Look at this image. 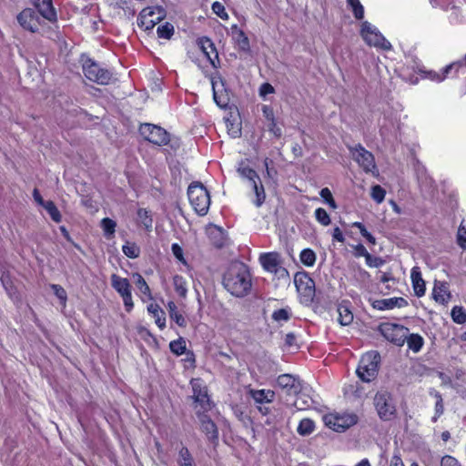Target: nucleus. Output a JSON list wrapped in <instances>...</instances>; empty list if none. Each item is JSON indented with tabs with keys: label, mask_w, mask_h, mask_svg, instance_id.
Segmentation results:
<instances>
[{
	"label": "nucleus",
	"mask_w": 466,
	"mask_h": 466,
	"mask_svg": "<svg viewBox=\"0 0 466 466\" xmlns=\"http://www.w3.org/2000/svg\"><path fill=\"white\" fill-rule=\"evenodd\" d=\"M224 288L235 297L246 296L251 289V276L243 263L232 264L223 277Z\"/></svg>",
	"instance_id": "1"
},
{
	"label": "nucleus",
	"mask_w": 466,
	"mask_h": 466,
	"mask_svg": "<svg viewBox=\"0 0 466 466\" xmlns=\"http://www.w3.org/2000/svg\"><path fill=\"white\" fill-rule=\"evenodd\" d=\"M190 205L199 216H205L210 206V196L208 189L200 182H193L187 188Z\"/></svg>",
	"instance_id": "2"
},
{
	"label": "nucleus",
	"mask_w": 466,
	"mask_h": 466,
	"mask_svg": "<svg viewBox=\"0 0 466 466\" xmlns=\"http://www.w3.org/2000/svg\"><path fill=\"white\" fill-rule=\"evenodd\" d=\"M82 69L85 76L98 85H108L112 78L113 74L108 69L100 66L96 61L88 56H81Z\"/></svg>",
	"instance_id": "3"
},
{
	"label": "nucleus",
	"mask_w": 466,
	"mask_h": 466,
	"mask_svg": "<svg viewBox=\"0 0 466 466\" xmlns=\"http://www.w3.org/2000/svg\"><path fill=\"white\" fill-rule=\"evenodd\" d=\"M380 356L376 351H370L364 354L357 368L358 377L364 382H370L378 374Z\"/></svg>",
	"instance_id": "4"
},
{
	"label": "nucleus",
	"mask_w": 466,
	"mask_h": 466,
	"mask_svg": "<svg viewBox=\"0 0 466 466\" xmlns=\"http://www.w3.org/2000/svg\"><path fill=\"white\" fill-rule=\"evenodd\" d=\"M374 406L380 420L388 421L395 417L396 406L390 392L378 391L374 397Z\"/></svg>",
	"instance_id": "5"
},
{
	"label": "nucleus",
	"mask_w": 466,
	"mask_h": 466,
	"mask_svg": "<svg viewBox=\"0 0 466 466\" xmlns=\"http://www.w3.org/2000/svg\"><path fill=\"white\" fill-rule=\"evenodd\" d=\"M378 329L388 341L396 346H403L410 332L408 328L390 322L381 323Z\"/></svg>",
	"instance_id": "6"
},
{
	"label": "nucleus",
	"mask_w": 466,
	"mask_h": 466,
	"mask_svg": "<svg viewBox=\"0 0 466 466\" xmlns=\"http://www.w3.org/2000/svg\"><path fill=\"white\" fill-rule=\"evenodd\" d=\"M360 35L369 46L380 47L383 50L391 49V44L368 21L362 23Z\"/></svg>",
	"instance_id": "7"
},
{
	"label": "nucleus",
	"mask_w": 466,
	"mask_h": 466,
	"mask_svg": "<svg viewBox=\"0 0 466 466\" xmlns=\"http://www.w3.org/2000/svg\"><path fill=\"white\" fill-rule=\"evenodd\" d=\"M139 132L146 140L152 144L164 146L169 142V134L157 125L142 124L139 127Z\"/></svg>",
	"instance_id": "8"
},
{
	"label": "nucleus",
	"mask_w": 466,
	"mask_h": 466,
	"mask_svg": "<svg viewBox=\"0 0 466 466\" xmlns=\"http://www.w3.org/2000/svg\"><path fill=\"white\" fill-rule=\"evenodd\" d=\"M326 425L338 432H343L351 426L357 424L358 416L355 413L329 414L325 416Z\"/></svg>",
	"instance_id": "9"
},
{
	"label": "nucleus",
	"mask_w": 466,
	"mask_h": 466,
	"mask_svg": "<svg viewBox=\"0 0 466 466\" xmlns=\"http://www.w3.org/2000/svg\"><path fill=\"white\" fill-rule=\"evenodd\" d=\"M294 284L299 294L305 301H312L315 297V282L306 272H297L294 276Z\"/></svg>",
	"instance_id": "10"
},
{
	"label": "nucleus",
	"mask_w": 466,
	"mask_h": 466,
	"mask_svg": "<svg viewBox=\"0 0 466 466\" xmlns=\"http://www.w3.org/2000/svg\"><path fill=\"white\" fill-rule=\"evenodd\" d=\"M353 159L363 168L365 172H372L376 168L372 153L364 148L360 144L349 147Z\"/></svg>",
	"instance_id": "11"
},
{
	"label": "nucleus",
	"mask_w": 466,
	"mask_h": 466,
	"mask_svg": "<svg viewBox=\"0 0 466 466\" xmlns=\"http://www.w3.org/2000/svg\"><path fill=\"white\" fill-rule=\"evenodd\" d=\"M193 390L194 401L200 406V412L211 409L210 399L208 394V388L200 379H192L190 381Z\"/></svg>",
	"instance_id": "12"
},
{
	"label": "nucleus",
	"mask_w": 466,
	"mask_h": 466,
	"mask_svg": "<svg viewBox=\"0 0 466 466\" xmlns=\"http://www.w3.org/2000/svg\"><path fill=\"white\" fill-rule=\"evenodd\" d=\"M258 261L262 268L270 273H285L288 275L286 268L281 267V258L278 252H266L261 253Z\"/></svg>",
	"instance_id": "13"
},
{
	"label": "nucleus",
	"mask_w": 466,
	"mask_h": 466,
	"mask_svg": "<svg viewBox=\"0 0 466 466\" xmlns=\"http://www.w3.org/2000/svg\"><path fill=\"white\" fill-rule=\"evenodd\" d=\"M17 21L24 29L32 33L37 32L41 24L38 14L32 8L24 9L17 15Z\"/></svg>",
	"instance_id": "14"
},
{
	"label": "nucleus",
	"mask_w": 466,
	"mask_h": 466,
	"mask_svg": "<svg viewBox=\"0 0 466 466\" xmlns=\"http://www.w3.org/2000/svg\"><path fill=\"white\" fill-rule=\"evenodd\" d=\"M200 421V429L204 432L207 438L213 443H217L218 441V431L215 422L204 412L200 410L197 411Z\"/></svg>",
	"instance_id": "15"
},
{
	"label": "nucleus",
	"mask_w": 466,
	"mask_h": 466,
	"mask_svg": "<svg viewBox=\"0 0 466 466\" xmlns=\"http://www.w3.org/2000/svg\"><path fill=\"white\" fill-rule=\"evenodd\" d=\"M277 384L290 395L299 393L302 389L300 380L290 374L279 375L277 379Z\"/></svg>",
	"instance_id": "16"
},
{
	"label": "nucleus",
	"mask_w": 466,
	"mask_h": 466,
	"mask_svg": "<svg viewBox=\"0 0 466 466\" xmlns=\"http://www.w3.org/2000/svg\"><path fill=\"white\" fill-rule=\"evenodd\" d=\"M35 6L37 14L49 22L57 20L56 12L53 6L52 0H35Z\"/></svg>",
	"instance_id": "17"
},
{
	"label": "nucleus",
	"mask_w": 466,
	"mask_h": 466,
	"mask_svg": "<svg viewBox=\"0 0 466 466\" xmlns=\"http://www.w3.org/2000/svg\"><path fill=\"white\" fill-rule=\"evenodd\" d=\"M407 305V300L400 297L377 299L372 302V307L379 310L391 309L394 308H403Z\"/></svg>",
	"instance_id": "18"
},
{
	"label": "nucleus",
	"mask_w": 466,
	"mask_h": 466,
	"mask_svg": "<svg viewBox=\"0 0 466 466\" xmlns=\"http://www.w3.org/2000/svg\"><path fill=\"white\" fill-rule=\"evenodd\" d=\"M208 236L214 246L221 248L226 243V232L220 227L210 225L207 228Z\"/></svg>",
	"instance_id": "19"
},
{
	"label": "nucleus",
	"mask_w": 466,
	"mask_h": 466,
	"mask_svg": "<svg viewBox=\"0 0 466 466\" xmlns=\"http://www.w3.org/2000/svg\"><path fill=\"white\" fill-rule=\"evenodd\" d=\"M410 279L414 293L417 297L420 298L425 294V281L421 277V272L418 267L411 268Z\"/></svg>",
	"instance_id": "20"
},
{
	"label": "nucleus",
	"mask_w": 466,
	"mask_h": 466,
	"mask_svg": "<svg viewBox=\"0 0 466 466\" xmlns=\"http://www.w3.org/2000/svg\"><path fill=\"white\" fill-rule=\"evenodd\" d=\"M111 286L120 296L131 291V286L128 279L121 278L116 274H113L111 276Z\"/></svg>",
	"instance_id": "21"
},
{
	"label": "nucleus",
	"mask_w": 466,
	"mask_h": 466,
	"mask_svg": "<svg viewBox=\"0 0 466 466\" xmlns=\"http://www.w3.org/2000/svg\"><path fill=\"white\" fill-rule=\"evenodd\" d=\"M250 396L256 403H270L274 400L275 392L271 390H251Z\"/></svg>",
	"instance_id": "22"
},
{
	"label": "nucleus",
	"mask_w": 466,
	"mask_h": 466,
	"mask_svg": "<svg viewBox=\"0 0 466 466\" xmlns=\"http://www.w3.org/2000/svg\"><path fill=\"white\" fill-rule=\"evenodd\" d=\"M147 311L155 319V323L162 330L166 328V317L164 310L157 304L150 303Z\"/></svg>",
	"instance_id": "23"
},
{
	"label": "nucleus",
	"mask_w": 466,
	"mask_h": 466,
	"mask_svg": "<svg viewBox=\"0 0 466 466\" xmlns=\"http://www.w3.org/2000/svg\"><path fill=\"white\" fill-rule=\"evenodd\" d=\"M432 297L436 302L445 304L448 303L451 294L445 284L436 283L432 290Z\"/></svg>",
	"instance_id": "24"
},
{
	"label": "nucleus",
	"mask_w": 466,
	"mask_h": 466,
	"mask_svg": "<svg viewBox=\"0 0 466 466\" xmlns=\"http://www.w3.org/2000/svg\"><path fill=\"white\" fill-rule=\"evenodd\" d=\"M237 172L241 178L248 180L249 184L255 183V181L259 178L258 174L253 168L247 166L243 161L239 163Z\"/></svg>",
	"instance_id": "25"
},
{
	"label": "nucleus",
	"mask_w": 466,
	"mask_h": 466,
	"mask_svg": "<svg viewBox=\"0 0 466 466\" xmlns=\"http://www.w3.org/2000/svg\"><path fill=\"white\" fill-rule=\"evenodd\" d=\"M250 186L252 187L256 197L253 203L257 208H259L264 204L266 199L265 188L260 177L257 179L255 183H250Z\"/></svg>",
	"instance_id": "26"
},
{
	"label": "nucleus",
	"mask_w": 466,
	"mask_h": 466,
	"mask_svg": "<svg viewBox=\"0 0 466 466\" xmlns=\"http://www.w3.org/2000/svg\"><path fill=\"white\" fill-rule=\"evenodd\" d=\"M338 321L341 326H348L353 321V314L347 305L339 304L337 309Z\"/></svg>",
	"instance_id": "27"
},
{
	"label": "nucleus",
	"mask_w": 466,
	"mask_h": 466,
	"mask_svg": "<svg viewBox=\"0 0 466 466\" xmlns=\"http://www.w3.org/2000/svg\"><path fill=\"white\" fill-rule=\"evenodd\" d=\"M405 342H407L409 349L415 353L419 352L424 345L423 338L417 333H408Z\"/></svg>",
	"instance_id": "28"
},
{
	"label": "nucleus",
	"mask_w": 466,
	"mask_h": 466,
	"mask_svg": "<svg viewBox=\"0 0 466 466\" xmlns=\"http://www.w3.org/2000/svg\"><path fill=\"white\" fill-rule=\"evenodd\" d=\"M315 422L309 418L302 419L297 428L299 435L306 437L310 435L315 431Z\"/></svg>",
	"instance_id": "29"
},
{
	"label": "nucleus",
	"mask_w": 466,
	"mask_h": 466,
	"mask_svg": "<svg viewBox=\"0 0 466 466\" xmlns=\"http://www.w3.org/2000/svg\"><path fill=\"white\" fill-rule=\"evenodd\" d=\"M154 15L152 11L145 14V11L140 13L137 18V25L143 28L145 31H150L154 28L156 22L150 17Z\"/></svg>",
	"instance_id": "30"
},
{
	"label": "nucleus",
	"mask_w": 466,
	"mask_h": 466,
	"mask_svg": "<svg viewBox=\"0 0 466 466\" xmlns=\"http://www.w3.org/2000/svg\"><path fill=\"white\" fill-rule=\"evenodd\" d=\"M177 464L179 466H196L190 451L185 446H182L178 451Z\"/></svg>",
	"instance_id": "31"
},
{
	"label": "nucleus",
	"mask_w": 466,
	"mask_h": 466,
	"mask_svg": "<svg viewBox=\"0 0 466 466\" xmlns=\"http://www.w3.org/2000/svg\"><path fill=\"white\" fill-rule=\"evenodd\" d=\"M173 285L176 292L181 297L186 298L187 294V280L179 275L173 277Z\"/></svg>",
	"instance_id": "32"
},
{
	"label": "nucleus",
	"mask_w": 466,
	"mask_h": 466,
	"mask_svg": "<svg viewBox=\"0 0 466 466\" xmlns=\"http://www.w3.org/2000/svg\"><path fill=\"white\" fill-rule=\"evenodd\" d=\"M430 394L436 399L435 415L432 417V421L436 422L438 418L441 415H442L443 412H444L443 399H442L441 394L439 391L435 390H431L430 391Z\"/></svg>",
	"instance_id": "33"
},
{
	"label": "nucleus",
	"mask_w": 466,
	"mask_h": 466,
	"mask_svg": "<svg viewBox=\"0 0 466 466\" xmlns=\"http://www.w3.org/2000/svg\"><path fill=\"white\" fill-rule=\"evenodd\" d=\"M100 226L106 238H110L116 232V223L115 220L105 218L101 220Z\"/></svg>",
	"instance_id": "34"
},
{
	"label": "nucleus",
	"mask_w": 466,
	"mask_h": 466,
	"mask_svg": "<svg viewBox=\"0 0 466 466\" xmlns=\"http://www.w3.org/2000/svg\"><path fill=\"white\" fill-rule=\"evenodd\" d=\"M212 89H213V98H214V101L216 102V104L221 108H226L229 102L228 94L218 93V91L216 89V82L215 81H212Z\"/></svg>",
	"instance_id": "35"
},
{
	"label": "nucleus",
	"mask_w": 466,
	"mask_h": 466,
	"mask_svg": "<svg viewBox=\"0 0 466 466\" xmlns=\"http://www.w3.org/2000/svg\"><path fill=\"white\" fill-rule=\"evenodd\" d=\"M296 395V400L293 402V406L298 410H304L311 406V400L305 394L300 392Z\"/></svg>",
	"instance_id": "36"
},
{
	"label": "nucleus",
	"mask_w": 466,
	"mask_h": 466,
	"mask_svg": "<svg viewBox=\"0 0 466 466\" xmlns=\"http://www.w3.org/2000/svg\"><path fill=\"white\" fill-rule=\"evenodd\" d=\"M235 43L238 45L239 50L243 52L250 51L249 40L244 31H238V35L233 37Z\"/></svg>",
	"instance_id": "37"
},
{
	"label": "nucleus",
	"mask_w": 466,
	"mask_h": 466,
	"mask_svg": "<svg viewBox=\"0 0 466 466\" xmlns=\"http://www.w3.org/2000/svg\"><path fill=\"white\" fill-rule=\"evenodd\" d=\"M1 282H2L4 289L7 292L8 296L11 299L16 298V289H15V286L13 285L10 276L7 273L4 272L2 274Z\"/></svg>",
	"instance_id": "38"
},
{
	"label": "nucleus",
	"mask_w": 466,
	"mask_h": 466,
	"mask_svg": "<svg viewBox=\"0 0 466 466\" xmlns=\"http://www.w3.org/2000/svg\"><path fill=\"white\" fill-rule=\"evenodd\" d=\"M301 263L307 267H312L316 262V254L310 248H304L299 255Z\"/></svg>",
	"instance_id": "39"
},
{
	"label": "nucleus",
	"mask_w": 466,
	"mask_h": 466,
	"mask_svg": "<svg viewBox=\"0 0 466 466\" xmlns=\"http://www.w3.org/2000/svg\"><path fill=\"white\" fill-rule=\"evenodd\" d=\"M43 208L55 222L59 223L62 220L61 213L52 200H47Z\"/></svg>",
	"instance_id": "40"
},
{
	"label": "nucleus",
	"mask_w": 466,
	"mask_h": 466,
	"mask_svg": "<svg viewBox=\"0 0 466 466\" xmlns=\"http://www.w3.org/2000/svg\"><path fill=\"white\" fill-rule=\"evenodd\" d=\"M451 316L457 324H464L466 322V310L461 306H454L451 309Z\"/></svg>",
	"instance_id": "41"
},
{
	"label": "nucleus",
	"mask_w": 466,
	"mask_h": 466,
	"mask_svg": "<svg viewBox=\"0 0 466 466\" xmlns=\"http://www.w3.org/2000/svg\"><path fill=\"white\" fill-rule=\"evenodd\" d=\"M133 278L135 279L137 288L141 291V293L151 298V291L145 279L139 273L133 274Z\"/></svg>",
	"instance_id": "42"
},
{
	"label": "nucleus",
	"mask_w": 466,
	"mask_h": 466,
	"mask_svg": "<svg viewBox=\"0 0 466 466\" xmlns=\"http://www.w3.org/2000/svg\"><path fill=\"white\" fill-rule=\"evenodd\" d=\"M169 349L172 353L177 356L182 355L186 351V341L183 338H178L177 339L172 340L169 343Z\"/></svg>",
	"instance_id": "43"
},
{
	"label": "nucleus",
	"mask_w": 466,
	"mask_h": 466,
	"mask_svg": "<svg viewBox=\"0 0 466 466\" xmlns=\"http://www.w3.org/2000/svg\"><path fill=\"white\" fill-rule=\"evenodd\" d=\"M157 33L159 38L170 39L174 34V26L167 22L157 27Z\"/></svg>",
	"instance_id": "44"
},
{
	"label": "nucleus",
	"mask_w": 466,
	"mask_h": 466,
	"mask_svg": "<svg viewBox=\"0 0 466 466\" xmlns=\"http://www.w3.org/2000/svg\"><path fill=\"white\" fill-rule=\"evenodd\" d=\"M347 4L351 7L354 17L361 20L364 17V7L360 0H347Z\"/></svg>",
	"instance_id": "45"
},
{
	"label": "nucleus",
	"mask_w": 466,
	"mask_h": 466,
	"mask_svg": "<svg viewBox=\"0 0 466 466\" xmlns=\"http://www.w3.org/2000/svg\"><path fill=\"white\" fill-rule=\"evenodd\" d=\"M123 253L130 258H137L139 257L140 248L135 243H127L122 247Z\"/></svg>",
	"instance_id": "46"
},
{
	"label": "nucleus",
	"mask_w": 466,
	"mask_h": 466,
	"mask_svg": "<svg viewBox=\"0 0 466 466\" xmlns=\"http://www.w3.org/2000/svg\"><path fill=\"white\" fill-rule=\"evenodd\" d=\"M137 217H138L140 222L143 224V226L147 229H151L152 228L153 219L149 216V211L148 210H147L146 208H139L137 210Z\"/></svg>",
	"instance_id": "47"
},
{
	"label": "nucleus",
	"mask_w": 466,
	"mask_h": 466,
	"mask_svg": "<svg viewBox=\"0 0 466 466\" xmlns=\"http://www.w3.org/2000/svg\"><path fill=\"white\" fill-rule=\"evenodd\" d=\"M291 317V310L289 308L279 309L272 313V319L277 322L289 321Z\"/></svg>",
	"instance_id": "48"
},
{
	"label": "nucleus",
	"mask_w": 466,
	"mask_h": 466,
	"mask_svg": "<svg viewBox=\"0 0 466 466\" xmlns=\"http://www.w3.org/2000/svg\"><path fill=\"white\" fill-rule=\"evenodd\" d=\"M315 218L322 226H329L330 224V218L327 211L322 208H318L315 210Z\"/></svg>",
	"instance_id": "49"
},
{
	"label": "nucleus",
	"mask_w": 466,
	"mask_h": 466,
	"mask_svg": "<svg viewBox=\"0 0 466 466\" xmlns=\"http://www.w3.org/2000/svg\"><path fill=\"white\" fill-rule=\"evenodd\" d=\"M352 227L357 228L360 230L361 236L365 238L368 242L372 245L376 243L375 238L366 229L365 226L361 222H353Z\"/></svg>",
	"instance_id": "50"
},
{
	"label": "nucleus",
	"mask_w": 466,
	"mask_h": 466,
	"mask_svg": "<svg viewBox=\"0 0 466 466\" xmlns=\"http://www.w3.org/2000/svg\"><path fill=\"white\" fill-rule=\"evenodd\" d=\"M423 73L425 74V77L438 83L443 81L450 74L445 73V67L441 70V72L423 71Z\"/></svg>",
	"instance_id": "51"
},
{
	"label": "nucleus",
	"mask_w": 466,
	"mask_h": 466,
	"mask_svg": "<svg viewBox=\"0 0 466 466\" xmlns=\"http://www.w3.org/2000/svg\"><path fill=\"white\" fill-rule=\"evenodd\" d=\"M386 191L380 186L375 185L371 187V198L377 203H381L385 198Z\"/></svg>",
	"instance_id": "52"
},
{
	"label": "nucleus",
	"mask_w": 466,
	"mask_h": 466,
	"mask_svg": "<svg viewBox=\"0 0 466 466\" xmlns=\"http://www.w3.org/2000/svg\"><path fill=\"white\" fill-rule=\"evenodd\" d=\"M319 195L332 209L337 208V204L332 197L331 191L328 187L322 188Z\"/></svg>",
	"instance_id": "53"
},
{
	"label": "nucleus",
	"mask_w": 466,
	"mask_h": 466,
	"mask_svg": "<svg viewBox=\"0 0 466 466\" xmlns=\"http://www.w3.org/2000/svg\"><path fill=\"white\" fill-rule=\"evenodd\" d=\"M171 250L174 255V257L180 261L183 265L188 267V264L184 258V252L182 248L177 243H173L171 246Z\"/></svg>",
	"instance_id": "54"
},
{
	"label": "nucleus",
	"mask_w": 466,
	"mask_h": 466,
	"mask_svg": "<svg viewBox=\"0 0 466 466\" xmlns=\"http://www.w3.org/2000/svg\"><path fill=\"white\" fill-rule=\"evenodd\" d=\"M355 249L360 256H363L365 258L368 266L376 268L378 267L376 263L372 264L370 262L372 256L368 252V250L362 244H358Z\"/></svg>",
	"instance_id": "55"
},
{
	"label": "nucleus",
	"mask_w": 466,
	"mask_h": 466,
	"mask_svg": "<svg viewBox=\"0 0 466 466\" xmlns=\"http://www.w3.org/2000/svg\"><path fill=\"white\" fill-rule=\"evenodd\" d=\"M51 289H53L55 295L60 299L61 303L65 306L67 299V295L65 289L57 284L51 285Z\"/></svg>",
	"instance_id": "56"
},
{
	"label": "nucleus",
	"mask_w": 466,
	"mask_h": 466,
	"mask_svg": "<svg viewBox=\"0 0 466 466\" xmlns=\"http://www.w3.org/2000/svg\"><path fill=\"white\" fill-rule=\"evenodd\" d=\"M457 243L458 245L466 250V228L461 223L457 232Z\"/></svg>",
	"instance_id": "57"
},
{
	"label": "nucleus",
	"mask_w": 466,
	"mask_h": 466,
	"mask_svg": "<svg viewBox=\"0 0 466 466\" xmlns=\"http://www.w3.org/2000/svg\"><path fill=\"white\" fill-rule=\"evenodd\" d=\"M212 11L221 19L227 20L228 18V15L225 10L224 5L219 2H214L212 4Z\"/></svg>",
	"instance_id": "58"
},
{
	"label": "nucleus",
	"mask_w": 466,
	"mask_h": 466,
	"mask_svg": "<svg viewBox=\"0 0 466 466\" xmlns=\"http://www.w3.org/2000/svg\"><path fill=\"white\" fill-rule=\"evenodd\" d=\"M106 5L115 9H125L129 0H104Z\"/></svg>",
	"instance_id": "59"
},
{
	"label": "nucleus",
	"mask_w": 466,
	"mask_h": 466,
	"mask_svg": "<svg viewBox=\"0 0 466 466\" xmlns=\"http://www.w3.org/2000/svg\"><path fill=\"white\" fill-rule=\"evenodd\" d=\"M441 466H461V464L454 457L445 455L441 458Z\"/></svg>",
	"instance_id": "60"
},
{
	"label": "nucleus",
	"mask_w": 466,
	"mask_h": 466,
	"mask_svg": "<svg viewBox=\"0 0 466 466\" xmlns=\"http://www.w3.org/2000/svg\"><path fill=\"white\" fill-rule=\"evenodd\" d=\"M268 131L272 133L276 137H280L282 136V130L279 127H278L276 119L268 122Z\"/></svg>",
	"instance_id": "61"
},
{
	"label": "nucleus",
	"mask_w": 466,
	"mask_h": 466,
	"mask_svg": "<svg viewBox=\"0 0 466 466\" xmlns=\"http://www.w3.org/2000/svg\"><path fill=\"white\" fill-rule=\"evenodd\" d=\"M201 45H202V50L203 52L207 55V56L211 60V57H210V55H209V51L208 49H210L211 51H216V48L214 46V44L211 42V40H209L208 38L203 40L201 42Z\"/></svg>",
	"instance_id": "62"
},
{
	"label": "nucleus",
	"mask_w": 466,
	"mask_h": 466,
	"mask_svg": "<svg viewBox=\"0 0 466 466\" xmlns=\"http://www.w3.org/2000/svg\"><path fill=\"white\" fill-rule=\"evenodd\" d=\"M262 113L264 117L268 120V122L273 121L275 119L274 111L270 106L263 105Z\"/></svg>",
	"instance_id": "63"
},
{
	"label": "nucleus",
	"mask_w": 466,
	"mask_h": 466,
	"mask_svg": "<svg viewBox=\"0 0 466 466\" xmlns=\"http://www.w3.org/2000/svg\"><path fill=\"white\" fill-rule=\"evenodd\" d=\"M275 92L274 87L269 83H264L259 87V95L264 97L267 95L273 94Z\"/></svg>",
	"instance_id": "64"
}]
</instances>
